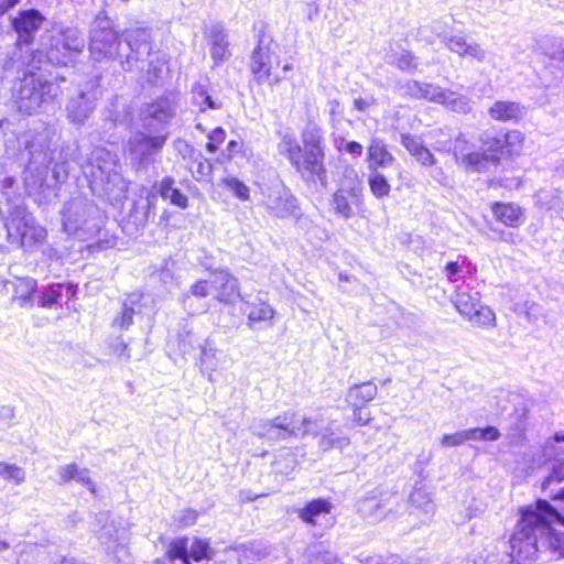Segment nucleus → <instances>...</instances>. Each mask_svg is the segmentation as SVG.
Masks as SVG:
<instances>
[{
  "label": "nucleus",
  "mask_w": 564,
  "mask_h": 564,
  "mask_svg": "<svg viewBox=\"0 0 564 564\" xmlns=\"http://www.w3.org/2000/svg\"><path fill=\"white\" fill-rule=\"evenodd\" d=\"M512 564H530L539 552L564 557V514L546 499H538L521 509L510 541Z\"/></svg>",
  "instance_id": "f257e3e1"
},
{
  "label": "nucleus",
  "mask_w": 564,
  "mask_h": 564,
  "mask_svg": "<svg viewBox=\"0 0 564 564\" xmlns=\"http://www.w3.org/2000/svg\"><path fill=\"white\" fill-rule=\"evenodd\" d=\"M53 131L44 123L30 129L15 139H9L6 151L9 155H17L26 164V172L36 173L33 185L43 187L48 170H52L56 183L64 182L70 172V162L78 155L76 143L51 149Z\"/></svg>",
  "instance_id": "f03ea898"
},
{
  "label": "nucleus",
  "mask_w": 564,
  "mask_h": 564,
  "mask_svg": "<svg viewBox=\"0 0 564 564\" xmlns=\"http://www.w3.org/2000/svg\"><path fill=\"white\" fill-rule=\"evenodd\" d=\"M175 112V102L167 96L158 98L142 109L140 120L143 130L132 132L127 143L131 162L138 169H147L154 155L162 151L169 138L167 126Z\"/></svg>",
  "instance_id": "7ed1b4c3"
},
{
  "label": "nucleus",
  "mask_w": 564,
  "mask_h": 564,
  "mask_svg": "<svg viewBox=\"0 0 564 564\" xmlns=\"http://www.w3.org/2000/svg\"><path fill=\"white\" fill-rule=\"evenodd\" d=\"M278 151L288 159L304 182H318L322 187L327 186L325 140L319 126L308 123L301 133V143L291 132L281 134Z\"/></svg>",
  "instance_id": "20e7f679"
},
{
  "label": "nucleus",
  "mask_w": 564,
  "mask_h": 564,
  "mask_svg": "<svg viewBox=\"0 0 564 564\" xmlns=\"http://www.w3.org/2000/svg\"><path fill=\"white\" fill-rule=\"evenodd\" d=\"M318 420L300 415L295 411H285L273 419L254 420L250 426L253 435L268 442L285 441L290 437L303 438L307 435L319 436L318 447L326 452L332 448H344L349 445V438L335 435L330 427L318 431Z\"/></svg>",
  "instance_id": "39448f33"
},
{
  "label": "nucleus",
  "mask_w": 564,
  "mask_h": 564,
  "mask_svg": "<svg viewBox=\"0 0 564 564\" xmlns=\"http://www.w3.org/2000/svg\"><path fill=\"white\" fill-rule=\"evenodd\" d=\"M88 182L91 193L111 205L126 198L128 182L119 172L120 162L116 152L104 147H95L87 159L79 161V154L75 162Z\"/></svg>",
  "instance_id": "423d86ee"
},
{
  "label": "nucleus",
  "mask_w": 564,
  "mask_h": 564,
  "mask_svg": "<svg viewBox=\"0 0 564 564\" xmlns=\"http://www.w3.org/2000/svg\"><path fill=\"white\" fill-rule=\"evenodd\" d=\"M64 230L85 239L99 230V208L86 197H75L62 210Z\"/></svg>",
  "instance_id": "0eeeda50"
},
{
  "label": "nucleus",
  "mask_w": 564,
  "mask_h": 564,
  "mask_svg": "<svg viewBox=\"0 0 564 564\" xmlns=\"http://www.w3.org/2000/svg\"><path fill=\"white\" fill-rule=\"evenodd\" d=\"M8 240L24 250H32L46 238V230L35 225L33 216L21 205H14L4 224Z\"/></svg>",
  "instance_id": "6e6552de"
},
{
  "label": "nucleus",
  "mask_w": 564,
  "mask_h": 564,
  "mask_svg": "<svg viewBox=\"0 0 564 564\" xmlns=\"http://www.w3.org/2000/svg\"><path fill=\"white\" fill-rule=\"evenodd\" d=\"M85 46V36L77 28H63L51 36L45 58L52 65L68 66L75 63Z\"/></svg>",
  "instance_id": "1a4fd4ad"
},
{
  "label": "nucleus",
  "mask_w": 564,
  "mask_h": 564,
  "mask_svg": "<svg viewBox=\"0 0 564 564\" xmlns=\"http://www.w3.org/2000/svg\"><path fill=\"white\" fill-rule=\"evenodd\" d=\"M120 45L119 32L112 28V22L105 11H100L90 29L89 52L93 61L99 63L120 57Z\"/></svg>",
  "instance_id": "9d476101"
},
{
  "label": "nucleus",
  "mask_w": 564,
  "mask_h": 564,
  "mask_svg": "<svg viewBox=\"0 0 564 564\" xmlns=\"http://www.w3.org/2000/svg\"><path fill=\"white\" fill-rule=\"evenodd\" d=\"M364 205V185L352 167H346L338 189L333 194L330 206L334 213L349 219Z\"/></svg>",
  "instance_id": "9b49d317"
},
{
  "label": "nucleus",
  "mask_w": 564,
  "mask_h": 564,
  "mask_svg": "<svg viewBox=\"0 0 564 564\" xmlns=\"http://www.w3.org/2000/svg\"><path fill=\"white\" fill-rule=\"evenodd\" d=\"M57 94V86L33 74L25 75L20 83L17 107L21 113L32 115Z\"/></svg>",
  "instance_id": "f8f14e48"
},
{
  "label": "nucleus",
  "mask_w": 564,
  "mask_h": 564,
  "mask_svg": "<svg viewBox=\"0 0 564 564\" xmlns=\"http://www.w3.org/2000/svg\"><path fill=\"white\" fill-rule=\"evenodd\" d=\"M279 63L278 44L270 35H260L258 44L252 50L250 63V69L257 83L279 84L281 78L272 74L273 67Z\"/></svg>",
  "instance_id": "ddd939ff"
},
{
  "label": "nucleus",
  "mask_w": 564,
  "mask_h": 564,
  "mask_svg": "<svg viewBox=\"0 0 564 564\" xmlns=\"http://www.w3.org/2000/svg\"><path fill=\"white\" fill-rule=\"evenodd\" d=\"M264 207L267 213L274 218H293L295 221L302 218L299 199L283 183L268 188V193L264 194Z\"/></svg>",
  "instance_id": "4468645a"
},
{
  "label": "nucleus",
  "mask_w": 564,
  "mask_h": 564,
  "mask_svg": "<svg viewBox=\"0 0 564 564\" xmlns=\"http://www.w3.org/2000/svg\"><path fill=\"white\" fill-rule=\"evenodd\" d=\"M130 54L123 61L122 68L126 72L143 70V59L151 54V32L147 28L127 30L123 34Z\"/></svg>",
  "instance_id": "2eb2a0df"
},
{
  "label": "nucleus",
  "mask_w": 564,
  "mask_h": 564,
  "mask_svg": "<svg viewBox=\"0 0 564 564\" xmlns=\"http://www.w3.org/2000/svg\"><path fill=\"white\" fill-rule=\"evenodd\" d=\"M99 98V90L86 85L69 96L66 102V116L70 123L83 126L94 113Z\"/></svg>",
  "instance_id": "dca6fc26"
},
{
  "label": "nucleus",
  "mask_w": 564,
  "mask_h": 564,
  "mask_svg": "<svg viewBox=\"0 0 564 564\" xmlns=\"http://www.w3.org/2000/svg\"><path fill=\"white\" fill-rule=\"evenodd\" d=\"M436 35L449 52L478 63L486 61L487 52L480 44L468 42L463 32L436 31Z\"/></svg>",
  "instance_id": "f3484780"
},
{
  "label": "nucleus",
  "mask_w": 564,
  "mask_h": 564,
  "mask_svg": "<svg viewBox=\"0 0 564 564\" xmlns=\"http://www.w3.org/2000/svg\"><path fill=\"white\" fill-rule=\"evenodd\" d=\"M93 531L98 540L106 546L107 552L113 553L118 557V553L124 550L123 531H120L107 512L96 514Z\"/></svg>",
  "instance_id": "a211bd4d"
},
{
  "label": "nucleus",
  "mask_w": 564,
  "mask_h": 564,
  "mask_svg": "<svg viewBox=\"0 0 564 564\" xmlns=\"http://www.w3.org/2000/svg\"><path fill=\"white\" fill-rule=\"evenodd\" d=\"M395 496L391 492H371L358 502L359 513L368 521H379L392 510Z\"/></svg>",
  "instance_id": "6ab92c4d"
},
{
  "label": "nucleus",
  "mask_w": 564,
  "mask_h": 564,
  "mask_svg": "<svg viewBox=\"0 0 564 564\" xmlns=\"http://www.w3.org/2000/svg\"><path fill=\"white\" fill-rule=\"evenodd\" d=\"M44 21L43 15L35 9L22 10L11 21L18 34V44L29 45Z\"/></svg>",
  "instance_id": "aec40b11"
},
{
  "label": "nucleus",
  "mask_w": 564,
  "mask_h": 564,
  "mask_svg": "<svg viewBox=\"0 0 564 564\" xmlns=\"http://www.w3.org/2000/svg\"><path fill=\"white\" fill-rule=\"evenodd\" d=\"M210 285L214 296L217 301L231 304L240 297L239 283L227 270H216L212 272Z\"/></svg>",
  "instance_id": "412c9836"
},
{
  "label": "nucleus",
  "mask_w": 564,
  "mask_h": 564,
  "mask_svg": "<svg viewBox=\"0 0 564 564\" xmlns=\"http://www.w3.org/2000/svg\"><path fill=\"white\" fill-rule=\"evenodd\" d=\"M542 491L550 500L564 501V458L555 457L549 463V474L542 481Z\"/></svg>",
  "instance_id": "4be33fe9"
},
{
  "label": "nucleus",
  "mask_w": 564,
  "mask_h": 564,
  "mask_svg": "<svg viewBox=\"0 0 564 564\" xmlns=\"http://www.w3.org/2000/svg\"><path fill=\"white\" fill-rule=\"evenodd\" d=\"M519 133H501L496 131H485L480 137L481 150L487 153L492 164L497 165L500 156L509 152V144L512 139H518Z\"/></svg>",
  "instance_id": "5701e85b"
},
{
  "label": "nucleus",
  "mask_w": 564,
  "mask_h": 564,
  "mask_svg": "<svg viewBox=\"0 0 564 564\" xmlns=\"http://www.w3.org/2000/svg\"><path fill=\"white\" fill-rule=\"evenodd\" d=\"M199 367L203 373H207L208 380L214 381L213 372L228 366V355L216 348L215 344L206 339L200 346Z\"/></svg>",
  "instance_id": "b1692460"
},
{
  "label": "nucleus",
  "mask_w": 564,
  "mask_h": 564,
  "mask_svg": "<svg viewBox=\"0 0 564 564\" xmlns=\"http://www.w3.org/2000/svg\"><path fill=\"white\" fill-rule=\"evenodd\" d=\"M77 285L73 283H54L44 288L37 296V305L43 308H52L58 305L64 296L70 300L75 296Z\"/></svg>",
  "instance_id": "393cba45"
},
{
  "label": "nucleus",
  "mask_w": 564,
  "mask_h": 564,
  "mask_svg": "<svg viewBox=\"0 0 564 564\" xmlns=\"http://www.w3.org/2000/svg\"><path fill=\"white\" fill-rule=\"evenodd\" d=\"M488 115L497 121H518L527 115V108L517 101L497 100L488 109Z\"/></svg>",
  "instance_id": "a878e982"
},
{
  "label": "nucleus",
  "mask_w": 564,
  "mask_h": 564,
  "mask_svg": "<svg viewBox=\"0 0 564 564\" xmlns=\"http://www.w3.org/2000/svg\"><path fill=\"white\" fill-rule=\"evenodd\" d=\"M13 288L12 301L21 307H32L34 304V294L37 290V282L33 278H17L14 282L9 281Z\"/></svg>",
  "instance_id": "bb28decb"
},
{
  "label": "nucleus",
  "mask_w": 564,
  "mask_h": 564,
  "mask_svg": "<svg viewBox=\"0 0 564 564\" xmlns=\"http://www.w3.org/2000/svg\"><path fill=\"white\" fill-rule=\"evenodd\" d=\"M333 505L329 500L318 498L308 501L299 510L300 519L311 525H316L322 518L330 513Z\"/></svg>",
  "instance_id": "cd10ccee"
},
{
  "label": "nucleus",
  "mask_w": 564,
  "mask_h": 564,
  "mask_svg": "<svg viewBox=\"0 0 564 564\" xmlns=\"http://www.w3.org/2000/svg\"><path fill=\"white\" fill-rule=\"evenodd\" d=\"M241 311L248 317V326L253 327L256 323L269 322L274 316L273 308L264 301L256 299L254 301H245Z\"/></svg>",
  "instance_id": "c85d7f7f"
},
{
  "label": "nucleus",
  "mask_w": 564,
  "mask_h": 564,
  "mask_svg": "<svg viewBox=\"0 0 564 564\" xmlns=\"http://www.w3.org/2000/svg\"><path fill=\"white\" fill-rule=\"evenodd\" d=\"M404 94L416 99H424L440 104L444 89L430 83L409 80L404 86Z\"/></svg>",
  "instance_id": "c756f323"
},
{
  "label": "nucleus",
  "mask_w": 564,
  "mask_h": 564,
  "mask_svg": "<svg viewBox=\"0 0 564 564\" xmlns=\"http://www.w3.org/2000/svg\"><path fill=\"white\" fill-rule=\"evenodd\" d=\"M57 475L59 477V484H66L70 480H75L78 484L87 487L91 492H95V486L89 476L87 468H80L77 464H67L57 468Z\"/></svg>",
  "instance_id": "7c9ffc66"
},
{
  "label": "nucleus",
  "mask_w": 564,
  "mask_h": 564,
  "mask_svg": "<svg viewBox=\"0 0 564 564\" xmlns=\"http://www.w3.org/2000/svg\"><path fill=\"white\" fill-rule=\"evenodd\" d=\"M368 160L370 169L388 167L392 165L394 156L388 151L382 139L372 138L368 147Z\"/></svg>",
  "instance_id": "2f4dec72"
},
{
  "label": "nucleus",
  "mask_w": 564,
  "mask_h": 564,
  "mask_svg": "<svg viewBox=\"0 0 564 564\" xmlns=\"http://www.w3.org/2000/svg\"><path fill=\"white\" fill-rule=\"evenodd\" d=\"M228 46L229 43L223 28L214 26L210 32V55L216 65L229 58Z\"/></svg>",
  "instance_id": "473e14b6"
},
{
  "label": "nucleus",
  "mask_w": 564,
  "mask_h": 564,
  "mask_svg": "<svg viewBox=\"0 0 564 564\" xmlns=\"http://www.w3.org/2000/svg\"><path fill=\"white\" fill-rule=\"evenodd\" d=\"M378 388L372 381L362 382L350 387L346 394V401L350 405H365L375 399Z\"/></svg>",
  "instance_id": "72a5a7b5"
},
{
  "label": "nucleus",
  "mask_w": 564,
  "mask_h": 564,
  "mask_svg": "<svg viewBox=\"0 0 564 564\" xmlns=\"http://www.w3.org/2000/svg\"><path fill=\"white\" fill-rule=\"evenodd\" d=\"M174 184V178L170 176L164 177L156 186L158 193L163 199H169L171 204L180 208H186L188 199Z\"/></svg>",
  "instance_id": "f704fd0d"
},
{
  "label": "nucleus",
  "mask_w": 564,
  "mask_h": 564,
  "mask_svg": "<svg viewBox=\"0 0 564 564\" xmlns=\"http://www.w3.org/2000/svg\"><path fill=\"white\" fill-rule=\"evenodd\" d=\"M491 209L498 221L509 227L519 226L521 209L517 205L495 203Z\"/></svg>",
  "instance_id": "c9c22d12"
},
{
  "label": "nucleus",
  "mask_w": 564,
  "mask_h": 564,
  "mask_svg": "<svg viewBox=\"0 0 564 564\" xmlns=\"http://www.w3.org/2000/svg\"><path fill=\"white\" fill-rule=\"evenodd\" d=\"M210 293H213L210 280H198L189 286L188 291L182 294L181 302L185 310H187L191 314H195L196 312L192 311V297L205 299Z\"/></svg>",
  "instance_id": "e433bc0d"
},
{
  "label": "nucleus",
  "mask_w": 564,
  "mask_h": 564,
  "mask_svg": "<svg viewBox=\"0 0 564 564\" xmlns=\"http://www.w3.org/2000/svg\"><path fill=\"white\" fill-rule=\"evenodd\" d=\"M166 556L171 564H191L187 538H180L170 543ZM155 564H164L158 560Z\"/></svg>",
  "instance_id": "4c0bfd02"
},
{
  "label": "nucleus",
  "mask_w": 564,
  "mask_h": 564,
  "mask_svg": "<svg viewBox=\"0 0 564 564\" xmlns=\"http://www.w3.org/2000/svg\"><path fill=\"white\" fill-rule=\"evenodd\" d=\"M440 104L458 113H468L471 110V100L467 96L451 90L444 89Z\"/></svg>",
  "instance_id": "58836bf2"
},
{
  "label": "nucleus",
  "mask_w": 564,
  "mask_h": 564,
  "mask_svg": "<svg viewBox=\"0 0 564 564\" xmlns=\"http://www.w3.org/2000/svg\"><path fill=\"white\" fill-rule=\"evenodd\" d=\"M476 272V268L464 256H460L457 261H451L445 265V273L451 282H456L463 278V273L471 275Z\"/></svg>",
  "instance_id": "ea45409f"
},
{
  "label": "nucleus",
  "mask_w": 564,
  "mask_h": 564,
  "mask_svg": "<svg viewBox=\"0 0 564 564\" xmlns=\"http://www.w3.org/2000/svg\"><path fill=\"white\" fill-rule=\"evenodd\" d=\"M139 294L132 293L128 296L122 305V311L119 316L113 319V326L120 329H128L133 323V316L135 314L134 305L140 301Z\"/></svg>",
  "instance_id": "a19ab883"
},
{
  "label": "nucleus",
  "mask_w": 564,
  "mask_h": 564,
  "mask_svg": "<svg viewBox=\"0 0 564 564\" xmlns=\"http://www.w3.org/2000/svg\"><path fill=\"white\" fill-rule=\"evenodd\" d=\"M453 301L458 313L467 319L480 304L478 293L470 294L464 291H458Z\"/></svg>",
  "instance_id": "79ce46f5"
},
{
  "label": "nucleus",
  "mask_w": 564,
  "mask_h": 564,
  "mask_svg": "<svg viewBox=\"0 0 564 564\" xmlns=\"http://www.w3.org/2000/svg\"><path fill=\"white\" fill-rule=\"evenodd\" d=\"M193 104L198 107L199 111L207 109H220L221 102L215 100L207 91V89L197 84L193 87Z\"/></svg>",
  "instance_id": "37998d69"
},
{
  "label": "nucleus",
  "mask_w": 564,
  "mask_h": 564,
  "mask_svg": "<svg viewBox=\"0 0 564 564\" xmlns=\"http://www.w3.org/2000/svg\"><path fill=\"white\" fill-rule=\"evenodd\" d=\"M462 165L465 169L474 171V172H482L487 171L492 166V161L489 160L487 153L481 152H469L468 155H465Z\"/></svg>",
  "instance_id": "c03bdc74"
},
{
  "label": "nucleus",
  "mask_w": 564,
  "mask_h": 564,
  "mask_svg": "<svg viewBox=\"0 0 564 564\" xmlns=\"http://www.w3.org/2000/svg\"><path fill=\"white\" fill-rule=\"evenodd\" d=\"M410 502L416 509L422 510L425 514H432L435 510V505L425 489L414 488L410 495Z\"/></svg>",
  "instance_id": "a18cd8bd"
},
{
  "label": "nucleus",
  "mask_w": 564,
  "mask_h": 564,
  "mask_svg": "<svg viewBox=\"0 0 564 564\" xmlns=\"http://www.w3.org/2000/svg\"><path fill=\"white\" fill-rule=\"evenodd\" d=\"M368 184L371 194L378 199L387 197L390 194L391 186L386 176L379 172L370 174Z\"/></svg>",
  "instance_id": "49530a36"
},
{
  "label": "nucleus",
  "mask_w": 564,
  "mask_h": 564,
  "mask_svg": "<svg viewBox=\"0 0 564 564\" xmlns=\"http://www.w3.org/2000/svg\"><path fill=\"white\" fill-rule=\"evenodd\" d=\"M468 321L481 327H494L496 324V315L489 306L480 303L468 317Z\"/></svg>",
  "instance_id": "de8ad7c7"
},
{
  "label": "nucleus",
  "mask_w": 564,
  "mask_h": 564,
  "mask_svg": "<svg viewBox=\"0 0 564 564\" xmlns=\"http://www.w3.org/2000/svg\"><path fill=\"white\" fill-rule=\"evenodd\" d=\"M105 128L112 129L126 122V115L118 109L117 101H112L101 113Z\"/></svg>",
  "instance_id": "09e8293b"
},
{
  "label": "nucleus",
  "mask_w": 564,
  "mask_h": 564,
  "mask_svg": "<svg viewBox=\"0 0 564 564\" xmlns=\"http://www.w3.org/2000/svg\"><path fill=\"white\" fill-rule=\"evenodd\" d=\"M177 344L178 349L183 355L191 354L195 349V345L197 344L199 347L202 346L192 329L187 327V325L183 326L177 334Z\"/></svg>",
  "instance_id": "8fccbe9b"
},
{
  "label": "nucleus",
  "mask_w": 564,
  "mask_h": 564,
  "mask_svg": "<svg viewBox=\"0 0 564 564\" xmlns=\"http://www.w3.org/2000/svg\"><path fill=\"white\" fill-rule=\"evenodd\" d=\"M224 184L240 200H248L250 198L249 187L239 178L226 177Z\"/></svg>",
  "instance_id": "3c124183"
},
{
  "label": "nucleus",
  "mask_w": 564,
  "mask_h": 564,
  "mask_svg": "<svg viewBox=\"0 0 564 564\" xmlns=\"http://www.w3.org/2000/svg\"><path fill=\"white\" fill-rule=\"evenodd\" d=\"M310 564H343L337 556L325 550H319L317 546L310 551Z\"/></svg>",
  "instance_id": "603ef678"
},
{
  "label": "nucleus",
  "mask_w": 564,
  "mask_h": 564,
  "mask_svg": "<svg viewBox=\"0 0 564 564\" xmlns=\"http://www.w3.org/2000/svg\"><path fill=\"white\" fill-rule=\"evenodd\" d=\"M0 476L8 480H13L15 484H21L24 481L25 474L24 470L17 465L0 463Z\"/></svg>",
  "instance_id": "864d4df0"
},
{
  "label": "nucleus",
  "mask_w": 564,
  "mask_h": 564,
  "mask_svg": "<svg viewBox=\"0 0 564 564\" xmlns=\"http://www.w3.org/2000/svg\"><path fill=\"white\" fill-rule=\"evenodd\" d=\"M212 554V550L209 543L199 539H196L188 551L189 557L195 561H202L205 558H209Z\"/></svg>",
  "instance_id": "5fc2aeb1"
},
{
  "label": "nucleus",
  "mask_w": 564,
  "mask_h": 564,
  "mask_svg": "<svg viewBox=\"0 0 564 564\" xmlns=\"http://www.w3.org/2000/svg\"><path fill=\"white\" fill-rule=\"evenodd\" d=\"M401 144L413 158L425 147L421 137L410 133L401 134Z\"/></svg>",
  "instance_id": "6e6d98bb"
},
{
  "label": "nucleus",
  "mask_w": 564,
  "mask_h": 564,
  "mask_svg": "<svg viewBox=\"0 0 564 564\" xmlns=\"http://www.w3.org/2000/svg\"><path fill=\"white\" fill-rule=\"evenodd\" d=\"M164 62L156 58V59H151L149 63H148V82L150 84H158V82L161 79L162 77V74H163V70H164Z\"/></svg>",
  "instance_id": "4d7b16f0"
},
{
  "label": "nucleus",
  "mask_w": 564,
  "mask_h": 564,
  "mask_svg": "<svg viewBox=\"0 0 564 564\" xmlns=\"http://www.w3.org/2000/svg\"><path fill=\"white\" fill-rule=\"evenodd\" d=\"M198 513L194 509H185L178 511L174 516V521L177 523L181 528H187L193 525L197 520Z\"/></svg>",
  "instance_id": "13d9d810"
},
{
  "label": "nucleus",
  "mask_w": 564,
  "mask_h": 564,
  "mask_svg": "<svg viewBox=\"0 0 564 564\" xmlns=\"http://www.w3.org/2000/svg\"><path fill=\"white\" fill-rule=\"evenodd\" d=\"M393 63L399 69L405 72H411L416 68V63L410 52H403L397 55Z\"/></svg>",
  "instance_id": "bf43d9fd"
},
{
  "label": "nucleus",
  "mask_w": 564,
  "mask_h": 564,
  "mask_svg": "<svg viewBox=\"0 0 564 564\" xmlns=\"http://www.w3.org/2000/svg\"><path fill=\"white\" fill-rule=\"evenodd\" d=\"M468 142L464 139V135L460 133L454 143L453 153L456 162L463 163L465 155L469 153Z\"/></svg>",
  "instance_id": "052dcab7"
},
{
  "label": "nucleus",
  "mask_w": 564,
  "mask_h": 564,
  "mask_svg": "<svg viewBox=\"0 0 564 564\" xmlns=\"http://www.w3.org/2000/svg\"><path fill=\"white\" fill-rule=\"evenodd\" d=\"M523 310L528 321L531 323H535L543 315L542 307L534 302H525Z\"/></svg>",
  "instance_id": "680f3d73"
},
{
  "label": "nucleus",
  "mask_w": 564,
  "mask_h": 564,
  "mask_svg": "<svg viewBox=\"0 0 564 564\" xmlns=\"http://www.w3.org/2000/svg\"><path fill=\"white\" fill-rule=\"evenodd\" d=\"M375 106H377V99L372 95L354 99V108L360 112H366Z\"/></svg>",
  "instance_id": "e2e57ef3"
},
{
  "label": "nucleus",
  "mask_w": 564,
  "mask_h": 564,
  "mask_svg": "<svg viewBox=\"0 0 564 564\" xmlns=\"http://www.w3.org/2000/svg\"><path fill=\"white\" fill-rule=\"evenodd\" d=\"M354 413L352 420L357 425H366L370 422V412L366 411L364 405H351Z\"/></svg>",
  "instance_id": "0e129e2a"
},
{
  "label": "nucleus",
  "mask_w": 564,
  "mask_h": 564,
  "mask_svg": "<svg viewBox=\"0 0 564 564\" xmlns=\"http://www.w3.org/2000/svg\"><path fill=\"white\" fill-rule=\"evenodd\" d=\"M414 158L422 166L426 167L434 166L437 163L436 158L426 147H424Z\"/></svg>",
  "instance_id": "69168bd1"
},
{
  "label": "nucleus",
  "mask_w": 564,
  "mask_h": 564,
  "mask_svg": "<svg viewBox=\"0 0 564 564\" xmlns=\"http://www.w3.org/2000/svg\"><path fill=\"white\" fill-rule=\"evenodd\" d=\"M463 443H465L463 431L454 434H445L441 440V444L446 447L458 446Z\"/></svg>",
  "instance_id": "338daca9"
},
{
  "label": "nucleus",
  "mask_w": 564,
  "mask_h": 564,
  "mask_svg": "<svg viewBox=\"0 0 564 564\" xmlns=\"http://www.w3.org/2000/svg\"><path fill=\"white\" fill-rule=\"evenodd\" d=\"M551 59L564 64V45L561 41L546 52Z\"/></svg>",
  "instance_id": "774afa93"
}]
</instances>
